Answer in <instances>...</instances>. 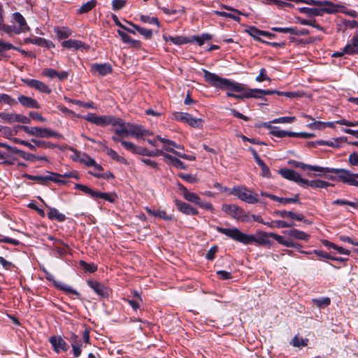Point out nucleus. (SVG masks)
<instances>
[{
    "label": "nucleus",
    "mask_w": 358,
    "mask_h": 358,
    "mask_svg": "<svg viewBox=\"0 0 358 358\" xmlns=\"http://www.w3.org/2000/svg\"><path fill=\"white\" fill-rule=\"evenodd\" d=\"M214 228L217 232L224 234L227 237L244 245H250L252 243H255L259 246L271 247L273 245V242L270 240V238H273V234H274V233L258 231L255 235L245 234L236 227L223 228L215 226Z\"/></svg>",
    "instance_id": "1"
},
{
    "label": "nucleus",
    "mask_w": 358,
    "mask_h": 358,
    "mask_svg": "<svg viewBox=\"0 0 358 358\" xmlns=\"http://www.w3.org/2000/svg\"><path fill=\"white\" fill-rule=\"evenodd\" d=\"M202 71L203 72L205 81L212 87L222 90H228L239 93L234 94L232 92H227V96L233 97L236 99H247V96H245L247 94L245 85L225 78H222L205 69H202Z\"/></svg>",
    "instance_id": "2"
},
{
    "label": "nucleus",
    "mask_w": 358,
    "mask_h": 358,
    "mask_svg": "<svg viewBox=\"0 0 358 358\" xmlns=\"http://www.w3.org/2000/svg\"><path fill=\"white\" fill-rule=\"evenodd\" d=\"M83 119L87 122L99 127L113 126V131L118 136H125L127 133H118L117 130L127 129L128 123H126L122 118L115 117L112 115H97L96 113H90Z\"/></svg>",
    "instance_id": "3"
},
{
    "label": "nucleus",
    "mask_w": 358,
    "mask_h": 358,
    "mask_svg": "<svg viewBox=\"0 0 358 358\" xmlns=\"http://www.w3.org/2000/svg\"><path fill=\"white\" fill-rule=\"evenodd\" d=\"M289 164L294 168H300L304 171L309 170L320 172V173L318 174L320 177L324 176L329 180L336 182H341V180L337 178L338 176L343 175V171L344 170V169L322 167L317 165L306 164L296 160L289 161Z\"/></svg>",
    "instance_id": "4"
},
{
    "label": "nucleus",
    "mask_w": 358,
    "mask_h": 358,
    "mask_svg": "<svg viewBox=\"0 0 358 358\" xmlns=\"http://www.w3.org/2000/svg\"><path fill=\"white\" fill-rule=\"evenodd\" d=\"M16 128L20 129L27 134L37 138L55 137L59 139H64V136L62 134L48 128H41L38 127H30L26 125H17L16 126Z\"/></svg>",
    "instance_id": "5"
},
{
    "label": "nucleus",
    "mask_w": 358,
    "mask_h": 358,
    "mask_svg": "<svg viewBox=\"0 0 358 358\" xmlns=\"http://www.w3.org/2000/svg\"><path fill=\"white\" fill-rule=\"evenodd\" d=\"M229 193L249 204H255L259 202L258 194L243 185L234 186Z\"/></svg>",
    "instance_id": "6"
},
{
    "label": "nucleus",
    "mask_w": 358,
    "mask_h": 358,
    "mask_svg": "<svg viewBox=\"0 0 358 358\" xmlns=\"http://www.w3.org/2000/svg\"><path fill=\"white\" fill-rule=\"evenodd\" d=\"M75 189L82 191L84 194L89 195L93 199H102L110 203H115L117 199L115 193L101 192L95 191L87 185L83 184H75Z\"/></svg>",
    "instance_id": "7"
},
{
    "label": "nucleus",
    "mask_w": 358,
    "mask_h": 358,
    "mask_svg": "<svg viewBox=\"0 0 358 358\" xmlns=\"http://www.w3.org/2000/svg\"><path fill=\"white\" fill-rule=\"evenodd\" d=\"M222 210L236 220L245 222H251L250 215L243 208L237 205L224 203L222 206Z\"/></svg>",
    "instance_id": "8"
},
{
    "label": "nucleus",
    "mask_w": 358,
    "mask_h": 358,
    "mask_svg": "<svg viewBox=\"0 0 358 358\" xmlns=\"http://www.w3.org/2000/svg\"><path fill=\"white\" fill-rule=\"evenodd\" d=\"M46 172L48 173L47 176H33L24 173L22 175V177L28 180H35L43 185H48L50 181L55 182L58 184H65L66 182L64 180L57 178L58 176H60L59 174L50 171Z\"/></svg>",
    "instance_id": "9"
},
{
    "label": "nucleus",
    "mask_w": 358,
    "mask_h": 358,
    "mask_svg": "<svg viewBox=\"0 0 358 358\" xmlns=\"http://www.w3.org/2000/svg\"><path fill=\"white\" fill-rule=\"evenodd\" d=\"M117 132L127 133L125 136H131L135 137L137 140H144L145 136L152 134V133L149 130L145 129L144 127L131 123H128V128L127 129L117 130Z\"/></svg>",
    "instance_id": "10"
},
{
    "label": "nucleus",
    "mask_w": 358,
    "mask_h": 358,
    "mask_svg": "<svg viewBox=\"0 0 358 358\" xmlns=\"http://www.w3.org/2000/svg\"><path fill=\"white\" fill-rule=\"evenodd\" d=\"M172 116L175 120L187 123L194 128L201 127L203 122L201 118L194 117L188 113L174 112L173 113Z\"/></svg>",
    "instance_id": "11"
},
{
    "label": "nucleus",
    "mask_w": 358,
    "mask_h": 358,
    "mask_svg": "<svg viewBox=\"0 0 358 358\" xmlns=\"http://www.w3.org/2000/svg\"><path fill=\"white\" fill-rule=\"evenodd\" d=\"M87 285L101 298L107 299L111 294L110 289L96 280H88Z\"/></svg>",
    "instance_id": "12"
},
{
    "label": "nucleus",
    "mask_w": 358,
    "mask_h": 358,
    "mask_svg": "<svg viewBox=\"0 0 358 358\" xmlns=\"http://www.w3.org/2000/svg\"><path fill=\"white\" fill-rule=\"evenodd\" d=\"M45 275L46 280L51 282L53 284L54 287L57 289L63 291L66 293L74 294L77 297H80V294L77 290L73 289L69 285H66L61 281L56 280L53 275L48 272V271L46 273H45Z\"/></svg>",
    "instance_id": "13"
},
{
    "label": "nucleus",
    "mask_w": 358,
    "mask_h": 358,
    "mask_svg": "<svg viewBox=\"0 0 358 358\" xmlns=\"http://www.w3.org/2000/svg\"><path fill=\"white\" fill-rule=\"evenodd\" d=\"M45 275L46 280L51 282L53 284L54 287L57 289L63 291L66 293L74 294L77 297H80V294L77 290L73 289L69 285H66L61 281L56 280L53 275L48 272V271L46 273H45Z\"/></svg>",
    "instance_id": "14"
},
{
    "label": "nucleus",
    "mask_w": 358,
    "mask_h": 358,
    "mask_svg": "<svg viewBox=\"0 0 358 358\" xmlns=\"http://www.w3.org/2000/svg\"><path fill=\"white\" fill-rule=\"evenodd\" d=\"M45 275L46 280L51 282L53 284L54 287L57 289L63 291L66 293L74 294L77 297H80V294L77 290L73 289L69 285H66L61 281L56 280L53 275L48 272V271L46 273H45Z\"/></svg>",
    "instance_id": "15"
},
{
    "label": "nucleus",
    "mask_w": 358,
    "mask_h": 358,
    "mask_svg": "<svg viewBox=\"0 0 358 358\" xmlns=\"http://www.w3.org/2000/svg\"><path fill=\"white\" fill-rule=\"evenodd\" d=\"M49 342L52 345V350L57 353L68 351L69 346L64 339L59 336H52L49 338Z\"/></svg>",
    "instance_id": "16"
},
{
    "label": "nucleus",
    "mask_w": 358,
    "mask_h": 358,
    "mask_svg": "<svg viewBox=\"0 0 358 358\" xmlns=\"http://www.w3.org/2000/svg\"><path fill=\"white\" fill-rule=\"evenodd\" d=\"M22 81L28 87L34 88L40 92L50 94L52 92L51 89L46 84L38 80L22 78Z\"/></svg>",
    "instance_id": "17"
},
{
    "label": "nucleus",
    "mask_w": 358,
    "mask_h": 358,
    "mask_svg": "<svg viewBox=\"0 0 358 358\" xmlns=\"http://www.w3.org/2000/svg\"><path fill=\"white\" fill-rule=\"evenodd\" d=\"M343 175L338 176L337 179H339L341 182L348 185L358 187V172L353 173L348 169H344Z\"/></svg>",
    "instance_id": "18"
},
{
    "label": "nucleus",
    "mask_w": 358,
    "mask_h": 358,
    "mask_svg": "<svg viewBox=\"0 0 358 358\" xmlns=\"http://www.w3.org/2000/svg\"><path fill=\"white\" fill-rule=\"evenodd\" d=\"M280 174L285 179L296 182L302 187V180L304 178H301V175L296 171L290 169H281L279 171Z\"/></svg>",
    "instance_id": "19"
},
{
    "label": "nucleus",
    "mask_w": 358,
    "mask_h": 358,
    "mask_svg": "<svg viewBox=\"0 0 358 358\" xmlns=\"http://www.w3.org/2000/svg\"><path fill=\"white\" fill-rule=\"evenodd\" d=\"M62 46L66 49H73L74 50H87L90 46L84 42L75 39H69L62 42Z\"/></svg>",
    "instance_id": "20"
},
{
    "label": "nucleus",
    "mask_w": 358,
    "mask_h": 358,
    "mask_svg": "<svg viewBox=\"0 0 358 358\" xmlns=\"http://www.w3.org/2000/svg\"><path fill=\"white\" fill-rule=\"evenodd\" d=\"M174 203L177 209L186 215H197L199 214L197 209L191 206V205L187 203L178 199H175Z\"/></svg>",
    "instance_id": "21"
},
{
    "label": "nucleus",
    "mask_w": 358,
    "mask_h": 358,
    "mask_svg": "<svg viewBox=\"0 0 358 358\" xmlns=\"http://www.w3.org/2000/svg\"><path fill=\"white\" fill-rule=\"evenodd\" d=\"M334 185L331 184L329 182L322 180H308L307 179H305L302 180V187H311L313 188H327L328 187H334Z\"/></svg>",
    "instance_id": "22"
},
{
    "label": "nucleus",
    "mask_w": 358,
    "mask_h": 358,
    "mask_svg": "<svg viewBox=\"0 0 358 358\" xmlns=\"http://www.w3.org/2000/svg\"><path fill=\"white\" fill-rule=\"evenodd\" d=\"M112 71V66L109 63H94L91 65V71L96 72L99 76H105L108 74H110Z\"/></svg>",
    "instance_id": "23"
},
{
    "label": "nucleus",
    "mask_w": 358,
    "mask_h": 358,
    "mask_svg": "<svg viewBox=\"0 0 358 358\" xmlns=\"http://www.w3.org/2000/svg\"><path fill=\"white\" fill-rule=\"evenodd\" d=\"M178 189L181 192L183 197L188 201L192 202L196 205L199 201L200 197L194 192L189 191L187 187L180 183L178 184Z\"/></svg>",
    "instance_id": "24"
},
{
    "label": "nucleus",
    "mask_w": 358,
    "mask_h": 358,
    "mask_svg": "<svg viewBox=\"0 0 358 358\" xmlns=\"http://www.w3.org/2000/svg\"><path fill=\"white\" fill-rule=\"evenodd\" d=\"M322 15L324 13L334 14L338 13V3H334L330 1H322L321 6Z\"/></svg>",
    "instance_id": "25"
},
{
    "label": "nucleus",
    "mask_w": 358,
    "mask_h": 358,
    "mask_svg": "<svg viewBox=\"0 0 358 358\" xmlns=\"http://www.w3.org/2000/svg\"><path fill=\"white\" fill-rule=\"evenodd\" d=\"M345 55H352L358 54V36H353L350 41L344 47Z\"/></svg>",
    "instance_id": "26"
},
{
    "label": "nucleus",
    "mask_w": 358,
    "mask_h": 358,
    "mask_svg": "<svg viewBox=\"0 0 358 358\" xmlns=\"http://www.w3.org/2000/svg\"><path fill=\"white\" fill-rule=\"evenodd\" d=\"M17 99L18 101L24 107L34 109H38L40 108V105L37 101L32 99L31 97L20 95L18 96Z\"/></svg>",
    "instance_id": "27"
},
{
    "label": "nucleus",
    "mask_w": 358,
    "mask_h": 358,
    "mask_svg": "<svg viewBox=\"0 0 358 358\" xmlns=\"http://www.w3.org/2000/svg\"><path fill=\"white\" fill-rule=\"evenodd\" d=\"M163 39L166 43L170 41L172 43L180 45L183 44L190 43L189 38L182 36H166L163 35Z\"/></svg>",
    "instance_id": "28"
},
{
    "label": "nucleus",
    "mask_w": 358,
    "mask_h": 358,
    "mask_svg": "<svg viewBox=\"0 0 358 358\" xmlns=\"http://www.w3.org/2000/svg\"><path fill=\"white\" fill-rule=\"evenodd\" d=\"M124 144H125L124 149L127 151L141 156L146 155L148 150L146 148L138 146L131 142L124 143Z\"/></svg>",
    "instance_id": "29"
},
{
    "label": "nucleus",
    "mask_w": 358,
    "mask_h": 358,
    "mask_svg": "<svg viewBox=\"0 0 358 358\" xmlns=\"http://www.w3.org/2000/svg\"><path fill=\"white\" fill-rule=\"evenodd\" d=\"M164 159L167 160L170 164L177 169L186 170L187 168L180 159L169 154L166 153L164 155Z\"/></svg>",
    "instance_id": "30"
},
{
    "label": "nucleus",
    "mask_w": 358,
    "mask_h": 358,
    "mask_svg": "<svg viewBox=\"0 0 358 358\" xmlns=\"http://www.w3.org/2000/svg\"><path fill=\"white\" fill-rule=\"evenodd\" d=\"M265 225L268 226L270 228H287L292 227L295 226V224L293 222H287L285 220H272L271 222H266Z\"/></svg>",
    "instance_id": "31"
},
{
    "label": "nucleus",
    "mask_w": 358,
    "mask_h": 358,
    "mask_svg": "<svg viewBox=\"0 0 358 358\" xmlns=\"http://www.w3.org/2000/svg\"><path fill=\"white\" fill-rule=\"evenodd\" d=\"M299 10L301 13L306 14L308 17L323 15L320 6L315 8L301 7L299 8Z\"/></svg>",
    "instance_id": "32"
},
{
    "label": "nucleus",
    "mask_w": 358,
    "mask_h": 358,
    "mask_svg": "<svg viewBox=\"0 0 358 358\" xmlns=\"http://www.w3.org/2000/svg\"><path fill=\"white\" fill-rule=\"evenodd\" d=\"M49 212L48 213V219L50 220H57V222H64L66 220L64 214L60 213L57 208L48 207Z\"/></svg>",
    "instance_id": "33"
},
{
    "label": "nucleus",
    "mask_w": 358,
    "mask_h": 358,
    "mask_svg": "<svg viewBox=\"0 0 358 358\" xmlns=\"http://www.w3.org/2000/svg\"><path fill=\"white\" fill-rule=\"evenodd\" d=\"M286 234L296 240L308 241L310 238L309 234L296 229H290L286 231Z\"/></svg>",
    "instance_id": "34"
},
{
    "label": "nucleus",
    "mask_w": 358,
    "mask_h": 358,
    "mask_svg": "<svg viewBox=\"0 0 358 358\" xmlns=\"http://www.w3.org/2000/svg\"><path fill=\"white\" fill-rule=\"evenodd\" d=\"M10 152L13 154H18L22 159L27 161L34 162L36 160V155L27 152L24 150L18 149L16 147H11Z\"/></svg>",
    "instance_id": "35"
},
{
    "label": "nucleus",
    "mask_w": 358,
    "mask_h": 358,
    "mask_svg": "<svg viewBox=\"0 0 358 358\" xmlns=\"http://www.w3.org/2000/svg\"><path fill=\"white\" fill-rule=\"evenodd\" d=\"M54 32L59 39H66L72 34V31L67 27H55Z\"/></svg>",
    "instance_id": "36"
},
{
    "label": "nucleus",
    "mask_w": 358,
    "mask_h": 358,
    "mask_svg": "<svg viewBox=\"0 0 358 358\" xmlns=\"http://www.w3.org/2000/svg\"><path fill=\"white\" fill-rule=\"evenodd\" d=\"M245 31L255 41L264 43L265 41L261 38V36H263V30H260L255 26H250Z\"/></svg>",
    "instance_id": "37"
},
{
    "label": "nucleus",
    "mask_w": 358,
    "mask_h": 358,
    "mask_svg": "<svg viewBox=\"0 0 358 358\" xmlns=\"http://www.w3.org/2000/svg\"><path fill=\"white\" fill-rule=\"evenodd\" d=\"M30 43L36 45L40 47H45L47 49H52L55 48V44L52 41L41 37L34 38L33 40L30 41Z\"/></svg>",
    "instance_id": "38"
},
{
    "label": "nucleus",
    "mask_w": 358,
    "mask_h": 358,
    "mask_svg": "<svg viewBox=\"0 0 358 358\" xmlns=\"http://www.w3.org/2000/svg\"><path fill=\"white\" fill-rule=\"evenodd\" d=\"M125 22L129 24L131 27L135 28V29L141 34L145 39L148 40L150 39L152 36V31L151 29H145L143 27H141L137 24H134L131 22H129L125 20Z\"/></svg>",
    "instance_id": "39"
},
{
    "label": "nucleus",
    "mask_w": 358,
    "mask_h": 358,
    "mask_svg": "<svg viewBox=\"0 0 358 358\" xmlns=\"http://www.w3.org/2000/svg\"><path fill=\"white\" fill-rule=\"evenodd\" d=\"M213 36L208 33H204L199 36H192L189 38L190 43L196 42L199 46L203 45L205 42L210 41Z\"/></svg>",
    "instance_id": "40"
},
{
    "label": "nucleus",
    "mask_w": 358,
    "mask_h": 358,
    "mask_svg": "<svg viewBox=\"0 0 358 358\" xmlns=\"http://www.w3.org/2000/svg\"><path fill=\"white\" fill-rule=\"evenodd\" d=\"M71 339L73 341L71 343V347H72V350H73V356L75 357H78L81 355L80 341H79V342H78V336L77 335H76L75 334H71Z\"/></svg>",
    "instance_id": "41"
},
{
    "label": "nucleus",
    "mask_w": 358,
    "mask_h": 358,
    "mask_svg": "<svg viewBox=\"0 0 358 358\" xmlns=\"http://www.w3.org/2000/svg\"><path fill=\"white\" fill-rule=\"evenodd\" d=\"M64 99L68 103H74V104H76V105L83 107V108H95L94 103L92 101L91 102H84L80 100L73 99H71L67 96H64Z\"/></svg>",
    "instance_id": "42"
},
{
    "label": "nucleus",
    "mask_w": 358,
    "mask_h": 358,
    "mask_svg": "<svg viewBox=\"0 0 358 358\" xmlns=\"http://www.w3.org/2000/svg\"><path fill=\"white\" fill-rule=\"evenodd\" d=\"M13 15L14 20L19 24L20 27H24V30H30V28L27 25L24 17L21 13L15 12Z\"/></svg>",
    "instance_id": "43"
},
{
    "label": "nucleus",
    "mask_w": 358,
    "mask_h": 358,
    "mask_svg": "<svg viewBox=\"0 0 358 358\" xmlns=\"http://www.w3.org/2000/svg\"><path fill=\"white\" fill-rule=\"evenodd\" d=\"M112 159L122 164H127V160L120 155H118V153L110 148V150H108V152L106 153Z\"/></svg>",
    "instance_id": "44"
},
{
    "label": "nucleus",
    "mask_w": 358,
    "mask_h": 358,
    "mask_svg": "<svg viewBox=\"0 0 358 358\" xmlns=\"http://www.w3.org/2000/svg\"><path fill=\"white\" fill-rule=\"evenodd\" d=\"M80 267L85 271L90 273H94L97 270V266L94 264H89L84 260H80Z\"/></svg>",
    "instance_id": "45"
},
{
    "label": "nucleus",
    "mask_w": 358,
    "mask_h": 358,
    "mask_svg": "<svg viewBox=\"0 0 358 358\" xmlns=\"http://www.w3.org/2000/svg\"><path fill=\"white\" fill-rule=\"evenodd\" d=\"M96 4V0L89 1L82 5V6L78 10V13L80 14L86 13L90 11L91 10H92L95 7Z\"/></svg>",
    "instance_id": "46"
},
{
    "label": "nucleus",
    "mask_w": 358,
    "mask_h": 358,
    "mask_svg": "<svg viewBox=\"0 0 358 358\" xmlns=\"http://www.w3.org/2000/svg\"><path fill=\"white\" fill-rule=\"evenodd\" d=\"M246 93H247V94L245 96H247V99H250V98L262 99L261 89H257V88L250 89L246 87Z\"/></svg>",
    "instance_id": "47"
},
{
    "label": "nucleus",
    "mask_w": 358,
    "mask_h": 358,
    "mask_svg": "<svg viewBox=\"0 0 358 358\" xmlns=\"http://www.w3.org/2000/svg\"><path fill=\"white\" fill-rule=\"evenodd\" d=\"M140 20L143 23L156 24L157 27H160V23L158 19L155 17H150L149 15H141Z\"/></svg>",
    "instance_id": "48"
},
{
    "label": "nucleus",
    "mask_w": 358,
    "mask_h": 358,
    "mask_svg": "<svg viewBox=\"0 0 358 358\" xmlns=\"http://www.w3.org/2000/svg\"><path fill=\"white\" fill-rule=\"evenodd\" d=\"M308 338H302L298 336H294L292 340V344L294 347H305L308 345Z\"/></svg>",
    "instance_id": "49"
},
{
    "label": "nucleus",
    "mask_w": 358,
    "mask_h": 358,
    "mask_svg": "<svg viewBox=\"0 0 358 358\" xmlns=\"http://www.w3.org/2000/svg\"><path fill=\"white\" fill-rule=\"evenodd\" d=\"M332 204L333 205H339V206L346 205V206L352 207L355 209H358V203L353 202V201H348L345 199H336L332 201Z\"/></svg>",
    "instance_id": "50"
},
{
    "label": "nucleus",
    "mask_w": 358,
    "mask_h": 358,
    "mask_svg": "<svg viewBox=\"0 0 358 358\" xmlns=\"http://www.w3.org/2000/svg\"><path fill=\"white\" fill-rule=\"evenodd\" d=\"M31 142H33L35 144V145H36L38 147H41V148H55L57 147V145L54 144L51 142L43 141L36 140L34 138L31 139Z\"/></svg>",
    "instance_id": "51"
},
{
    "label": "nucleus",
    "mask_w": 358,
    "mask_h": 358,
    "mask_svg": "<svg viewBox=\"0 0 358 358\" xmlns=\"http://www.w3.org/2000/svg\"><path fill=\"white\" fill-rule=\"evenodd\" d=\"M215 14L220 17L233 19L234 20H235L238 22H239L241 20V17L238 15H235L234 13H231L215 10Z\"/></svg>",
    "instance_id": "52"
},
{
    "label": "nucleus",
    "mask_w": 358,
    "mask_h": 358,
    "mask_svg": "<svg viewBox=\"0 0 358 358\" xmlns=\"http://www.w3.org/2000/svg\"><path fill=\"white\" fill-rule=\"evenodd\" d=\"M266 2H264L265 4H274L277 6L279 8H283L285 7H293L294 6L281 0H266Z\"/></svg>",
    "instance_id": "53"
},
{
    "label": "nucleus",
    "mask_w": 358,
    "mask_h": 358,
    "mask_svg": "<svg viewBox=\"0 0 358 358\" xmlns=\"http://www.w3.org/2000/svg\"><path fill=\"white\" fill-rule=\"evenodd\" d=\"M15 113H6L4 112H0V118L3 120L4 122L8 124H12L15 122Z\"/></svg>",
    "instance_id": "54"
},
{
    "label": "nucleus",
    "mask_w": 358,
    "mask_h": 358,
    "mask_svg": "<svg viewBox=\"0 0 358 358\" xmlns=\"http://www.w3.org/2000/svg\"><path fill=\"white\" fill-rule=\"evenodd\" d=\"M88 173H89V174H90L97 178L109 180V179L115 178L114 174L110 171H108L106 173H93V172L89 171Z\"/></svg>",
    "instance_id": "55"
},
{
    "label": "nucleus",
    "mask_w": 358,
    "mask_h": 358,
    "mask_svg": "<svg viewBox=\"0 0 358 358\" xmlns=\"http://www.w3.org/2000/svg\"><path fill=\"white\" fill-rule=\"evenodd\" d=\"M313 301L319 308H324L331 303V299L329 297L314 299Z\"/></svg>",
    "instance_id": "56"
},
{
    "label": "nucleus",
    "mask_w": 358,
    "mask_h": 358,
    "mask_svg": "<svg viewBox=\"0 0 358 358\" xmlns=\"http://www.w3.org/2000/svg\"><path fill=\"white\" fill-rule=\"evenodd\" d=\"M347 137H339L329 141L328 146L331 148H338L341 146V144L346 141Z\"/></svg>",
    "instance_id": "57"
},
{
    "label": "nucleus",
    "mask_w": 358,
    "mask_h": 358,
    "mask_svg": "<svg viewBox=\"0 0 358 358\" xmlns=\"http://www.w3.org/2000/svg\"><path fill=\"white\" fill-rule=\"evenodd\" d=\"M273 238L279 244L282 245L286 247H289V245H293L291 243L292 241L286 240L282 236L278 235L277 234H273Z\"/></svg>",
    "instance_id": "58"
},
{
    "label": "nucleus",
    "mask_w": 358,
    "mask_h": 358,
    "mask_svg": "<svg viewBox=\"0 0 358 358\" xmlns=\"http://www.w3.org/2000/svg\"><path fill=\"white\" fill-rule=\"evenodd\" d=\"M270 134L278 138H284L287 136V131L282 130L278 127H273Z\"/></svg>",
    "instance_id": "59"
},
{
    "label": "nucleus",
    "mask_w": 358,
    "mask_h": 358,
    "mask_svg": "<svg viewBox=\"0 0 358 358\" xmlns=\"http://www.w3.org/2000/svg\"><path fill=\"white\" fill-rule=\"evenodd\" d=\"M178 176L189 183H195L198 180L196 176L191 175V174L180 173L178 174Z\"/></svg>",
    "instance_id": "60"
},
{
    "label": "nucleus",
    "mask_w": 358,
    "mask_h": 358,
    "mask_svg": "<svg viewBox=\"0 0 358 358\" xmlns=\"http://www.w3.org/2000/svg\"><path fill=\"white\" fill-rule=\"evenodd\" d=\"M197 206L204 210L210 211L212 213H213L215 211V209H214L213 205L211 204V203H210L208 201H203L201 199H199V201L197 203Z\"/></svg>",
    "instance_id": "61"
},
{
    "label": "nucleus",
    "mask_w": 358,
    "mask_h": 358,
    "mask_svg": "<svg viewBox=\"0 0 358 358\" xmlns=\"http://www.w3.org/2000/svg\"><path fill=\"white\" fill-rule=\"evenodd\" d=\"M197 206L204 210L210 211L212 213H213L215 211V209H214L213 205L211 204V203H210L208 201H203L201 199H199V201L197 203Z\"/></svg>",
    "instance_id": "62"
},
{
    "label": "nucleus",
    "mask_w": 358,
    "mask_h": 358,
    "mask_svg": "<svg viewBox=\"0 0 358 358\" xmlns=\"http://www.w3.org/2000/svg\"><path fill=\"white\" fill-rule=\"evenodd\" d=\"M79 161L88 167L92 166L95 164V160L86 154L80 157Z\"/></svg>",
    "instance_id": "63"
},
{
    "label": "nucleus",
    "mask_w": 358,
    "mask_h": 358,
    "mask_svg": "<svg viewBox=\"0 0 358 358\" xmlns=\"http://www.w3.org/2000/svg\"><path fill=\"white\" fill-rule=\"evenodd\" d=\"M0 101L6 103L9 106H12L17 102L10 95L6 94H1L0 95Z\"/></svg>",
    "instance_id": "64"
}]
</instances>
